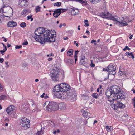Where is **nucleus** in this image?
<instances>
[{
    "mask_svg": "<svg viewBox=\"0 0 135 135\" xmlns=\"http://www.w3.org/2000/svg\"><path fill=\"white\" fill-rule=\"evenodd\" d=\"M3 9H0V13L2 12V13L3 12Z\"/></svg>",
    "mask_w": 135,
    "mask_h": 135,
    "instance_id": "nucleus-64",
    "label": "nucleus"
},
{
    "mask_svg": "<svg viewBox=\"0 0 135 135\" xmlns=\"http://www.w3.org/2000/svg\"><path fill=\"white\" fill-rule=\"evenodd\" d=\"M22 47V45H19V46L17 45L15 47V48L16 49H19V48H20L21 47Z\"/></svg>",
    "mask_w": 135,
    "mask_h": 135,
    "instance_id": "nucleus-44",
    "label": "nucleus"
},
{
    "mask_svg": "<svg viewBox=\"0 0 135 135\" xmlns=\"http://www.w3.org/2000/svg\"><path fill=\"white\" fill-rule=\"evenodd\" d=\"M61 93L62 91H67L69 90L71 88L70 85L68 84L62 83L61 84Z\"/></svg>",
    "mask_w": 135,
    "mask_h": 135,
    "instance_id": "nucleus-10",
    "label": "nucleus"
},
{
    "mask_svg": "<svg viewBox=\"0 0 135 135\" xmlns=\"http://www.w3.org/2000/svg\"><path fill=\"white\" fill-rule=\"evenodd\" d=\"M4 61V59L3 58H0V62L2 63Z\"/></svg>",
    "mask_w": 135,
    "mask_h": 135,
    "instance_id": "nucleus-50",
    "label": "nucleus"
},
{
    "mask_svg": "<svg viewBox=\"0 0 135 135\" xmlns=\"http://www.w3.org/2000/svg\"><path fill=\"white\" fill-rule=\"evenodd\" d=\"M115 70L113 71H112L111 72H109V73L110 74H112L113 75H115L116 74V72H115Z\"/></svg>",
    "mask_w": 135,
    "mask_h": 135,
    "instance_id": "nucleus-37",
    "label": "nucleus"
},
{
    "mask_svg": "<svg viewBox=\"0 0 135 135\" xmlns=\"http://www.w3.org/2000/svg\"><path fill=\"white\" fill-rule=\"evenodd\" d=\"M91 96L94 98H97L98 96V95L96 93H93L91 95Z\"/></svg>",
    "mask_w": 135,
    "mask_h": 135,
    "instance_id": "nucleus-28",
    "label": "nucleus"
},
{
    "mask_svg": "<svg viewBox=\"0 0 135 135\" xmlns=\"http://www.w3.org/2000/svg\"><path fill=\"white\" fill-rule=\"evenodd\" d=\"M54 5L55 6H60L61 4V3L59 2H57L55 3L54 4Z\"/></svg>",
    "mask_w": 135,
    "mask_h": 135,
    "instance_id": "nucleus-34",
    "label": "nucleus"
},
{
    "mask_svg": "<svg viewBox=\"0 0 135 135\" xmlns=\"http://www.w3.org/2000/svg\"><path fill=\"white\" fill-rule=\"evenodd\" d=\"M61 12H65L66 11V9H60Z\"/></svg>",
    "mask_w": 135,
    "mask_h": 135,
    "instance_id": "nucleus-45",
    "label": "nucleus"
},
{
    "mask_svg": "<svg viewBox=\"0 0 135 135\" xmlns=\"http://www.w3.org/2000/svg\"><path fill=\"white\" fill-rule=\"evenodd\" d=\"M8 62H5V64L6 65L7 68H8L9 67V66L8 65Z\"/></svg>",
    "mask_w": 135,
    "mask_h": 135,
    "instance_id": "nucleus-49",
    "label": "nucleus"
},
{
    "mask_svg": "<svg viewBox=\"0 0 135 135\" xmlns=\"http://www.w3.org/2000/svg\"><path fill=\"white\" fill-rule=\"evenodd\" d=\"M76 41H74V44H76V46L78 47V43H76Z\"/></svg>",
    "mask_w": 135,
    "mask_h": 135,
    "instance_id": "nucleus-57",
    "label": "nucleus"
},
{
    "mask_svg": "<svg viewBox=\"0 0 135 135\" xmlns=\"http://www.w3.org/2000/svg\"><path fill=\"white\" fill-rule=\"evenodd\" d=\"M54 66L50 71L51 76L54 81L58 80V75L60 74V69L58 67Z\"/></svg>",
    "mask_w": 135,
    "mask_h": 135,
    "instance_id": "nucleus-3",
    "label": "nucleus"
},
{
    "mask_svg": "<svg viewBox=\"0 0 135 135\" xmlns=\"http://www.w3.org/2000/svg\"><path fill=\"white\" fill-rule=\"evenodd\" d=\"M60 107L64 109H66V105L63 102H61L59 104Z\"/></svg>",
    "mask_w": 135,
    "mask_h": 135,
    "instance_id": "nucleus-22",
    "label": "nucleus"
},
{
    "mask_svg": "<svg viewBox=\"0 0 135 135\" xmlns=\"http://www.w3.org/2000/svg\"><path fill=\"white\" fill-rule=\"evenodd\" d=\"M45 95V93H43L42 94V95H41L40 96V97L41 98H43L44 97V96Z\"/></svg>",
    "mask_w": 135,
    "mask_h": 135,
    "instance_id": "nucleus-58",
    "label": "nucleus"
},
{
    "mask_svg": "<svg viewBox=\"0 0 135 135\" xmlns=\"http://www.w3.org/2000/svg\"><path fill=\"white\" fill-rule=\"evenodd\" d=\"M72 1H74L76 2H78L80 3L83 4V5H86V1L85 0H71Z\"/></svg>",
    "mask_w": 135,
    "mask_h": 135,
    "instance_id": "nucleus-19",
    "label": "nucleus"
},
{
    "mask_svg": "<svg viewBox=\"0 0 135 135\" xmlns=\"http://www.w3.org/2000/svg\"><path fill=\"white\" fill-rule=\"evenodd\" d=\"M83 98L85 99H88V96L86 95H83L82 96Z\"/></svg>",
    "mask_w": 135,
    "mask_h": 135,
    "instance_id": "nucleus-35",
    "label": "nucleus"
},
{
    "mask_svg": "<svg viewBox=\"0 0 135 135\" xmlns=\"http://www.w3.org/2000/svg\"><path fill=\"white\" fill-rule=\"evenodd\" d=\"M108 71L109 72H111L115 70V68H114V66L112 65H109L108 67Z\"/></svg>",
    "mask_w": 135,
    "mask_h": 135,
    "instance_id": "nucleus-17",
    "label": "nucleus"
},
{
    "mask_svg": "<svg viewBox=\"0 0 135 135\" xmlns=\"http://www.w3.org/2000/svg\"><path fill=\"white\" fill-rule=\"evenodd\" d=\"M20 125L22 127V128L24 129H26L30 127V124L28 121H27V118L24 117L21 119L20 123Z\"/></svg>",
    "mask_w": 135,
    "mask_h": 135,
    "instance_id": "nucleus-6",
    "label": "nucleus"
},
{
    "mask_svg": "<svg viewBox=\"0 0 135 135\" xmlns=\"http://www.w3.org/2000/svg\"><path fill=\"white\" fill-rule=\"evenodd\" d=\"M133 35H131V36L129 37V38L130 39H131L132 38V37H133Z\"/></svg>",
    "mask_w": 135,
    "mask_h": 135,
    "instance_id": "nucleus-63",
    "label": "nucleus"
},
{
    "mask_svg": "<svg viewBox=\"0 0 135 135\" xmlns=\"http://www.w3.org/2000/svg\"><path fill=\"white\" fill-rule=\"evenodd\" d=\"M37 30L38 31V32L39 33V34H41V35H42V34L43 35V36L42 37H36V36L35 37H34V38L38 42V41L37 40V39H41V40H42V38H44V33L45 32H46L48 31H49V30H47V29L46 28H41V27H40L39 28H37Z\"/></svg>",
    "mask_w": 135,
    "mask_h": 135,
    "instance_id": "nucleus-8",
    "label": "nucleus"
},
{
    "mask_svg": "<svg viewBox=\"0 0 135 135\" xmlns=\"http://www.w3.org/2000/svg\"><path fill=\"white\" fill-rule=\"evenodd\" d=\"M49 102L48 101L46 102L43 104V106L44 108V109L45 110H46V107L47 106L46 105H48L49 103Z\"/></svg>",
    "mask_w": 135,
    "mask_h": 135,
    "instance_id": "nucleus-30",
    "label": "nucleus"
},
{
    "mask_svg": "<svg viewBox=\"0 0 135 135\" xmlns=\"http://www.w3.org/2000/svg\"><path fill=\"white\" fill-rule=\"evenodd\" d=\"M77 56H74V58H75V63H76V61L77 60Z\"/></svg>",
    "mask_w": 135,
    "mask_h": 135,
    "instance_id": "nucleus-54",
    "label": "nucleus"
},
{
    "mask_svg": "<svg viewBox=\"0 0 135 135\" xmlns=\"http://www.w3.org/2000/svg\"><path fill=\"white\" fill-rule=\"evenodd\" d=\"M16 110V107L13 105H10L6 109V111L7 114L10 116V117H12L11 116V115L14 114Z\"/></svg>",
    "mask_w": 135,
    "mask_h": 135,
    "instance_id": "nucleus-9",
    "label": "nucleus"
},
{
    "mask_svg": "<svg viewBox=\"0 0 135 135\" xmlns=\"http://www.w3.org/2000/svg\"><path fill=\"white\" fill-rule=\"evenodd\" d=\"M81 112L83 113V115L84 116L86 117V118L89 117V114H90L89 113L86 112L84 110H81Z\"/></svg>",
    "mask_w": 135,
    "mask_h": 135,
    "instance_id": "nucleus-18",
    "label": "nucleus"
},
{
    "mask_svg": "<svg viewBox=\"0 0 135 135\" xmlns=\"http://www.w3.org/2000/svg\"><path fill=\"white\" fill-rule=\"evenodd\" d=\"M28 12V11L26 9L24 10L21 13V14L22 15L23 14H27V13Z\"/></svg>",
    "mask_w": 135,
    "mask_h": 135,
    "instance_id": "nucleus-32",
    "label": "nucleus"
},
{
    "mask_svg": "<svg viewBox=\"0 0 135 135\" xmlns=\"http://www.w3.org/2000/svg\"><path fill=\"white\" fill-rule=\"evenodd\" d=\"M2 44L3 45L4 48H5L6 50H7V49L6 47V45L3 43H2Z\"/></svg>",
    "mask_w": 135,
    "mask_h": 135,
    "instance_id": "nucleus-52",
    "label": "nucleus"
},
{
    "mask_svg": "<svg viewBox=\"0 0 135 135\" xmlns=\"http://www.w3.org/2000/svg\"><path fill=\"white\" fill-rule=\"evenodd\" d=\"M110 87L113 93V95L116 96L117 98H118L117 95L121 92L120 88L116 85Z\"/></svg>",
    "mask_w": 135,
    "mask_h": 135,
    "instance_id": "nucleus-7",
    "label": "nucleus"
},
{
    "mask_svg": "<svg viewBox=\"0 0 135 135\" xmlns=\"http://www.w3.org/2000/svg\"><path fill=\"white\" fill-rule=\"evenodd\" d=\"M105 94L107 97H109L108 98V101L112 100L114 99H116L117 97L116 96L114 95L110 87L106 91Z\"/></svg>",
    "mask_w": 135,
    "mask_h": 135,
    "instance_id": "nucleus-5",
    "label": "nucleus"
},
{
    "mask_svg": "<svg viewBox=\"0 0 135 135\" xmlns=\"http://www.w3.org/2000/svg\"><path fill=\"white\" fill-rule=\"evenodd\" d=\"M126 49H128V50H130V49L128 47V46H126L125 47Z\"/></svg>",
    "mask_w": 135,
    "mask_h": 135,
    "instance_id": "nucleus-56",
    "label": "nucleus"
},
{
    "mask_svg": "<svg viewBox=\"0 0 135 135\" xmlns=\"http://www.w3.org/2000/svg\"><path fill=\"white\" fill-rule=\"evenodd\" d=\"M76 94L75 91L73 93L70 92L69 93L68 99L72 101H75L76 100Z\"/></svg>",
    "mask_w": 135,
    "mask_h": 135,
    "instance_id": "nucleus-11",
    "label": "nucleus"
},
{
    "mask_svg": "<svg viewBox=\"0 0 135 135\" xmlns=\"http://www.w3.org/2000/svg\"><path fill=\"white\" fill-rule=\"evenodd\" d=\"M25 42H23L22 43V45H27L28 44V42L27 41H26L25 40Z\"/></svg>",
    "mask_w": 135,
    "mask_h": 135,
    "instance_id": "nucleus-48",
    "label": "nucleus"
},
{
    "mask_svg": "<svg viewBox=\"0 0 135 135\" xmlns=\"http://www.w3.org/2000/svg\"><path fill=\"white\" fill-rule=\"evenodd\" d=\"M27 0H20V5L21 6H23L25 5V3L27 1Z\"/></svg>",
    "mask_w": 135,
    "mask_h": 135,
    "instance_id": "nucleus-23",
    "label": "nucleus"
},
{
    "mask_svg": "<svg viewBox=\"0 0 135 135\" xmlns=\"http://www.w3.org/2000/svg\"><path fill=\"white\" fill-rule=\"evenodd\" d=\"M96 42V41L94 40H92L91 42V43H93V42Z\"/></svg>",
    "mask_w": 135,
    "mask_h": 135,
    "instance_id": "nucleus-60",
    "label": "nucleus"
},
{
    "mask_svg": "<svg viewBox=\"0 0 135 135\" xmlns=\"http://www.w3.org/2000/svg\"><path fill=\"white\" fill-rule=\"evenodd\" d=\"M3 7H2V8H4L5 7H6H6H8V6H6L5 5H3Z\"/></svg>",
    "mask_w": 135,
    "mask_h": 135,
    "instance_id": "nucleus-62",
    "label": "nucleus"
},
{
    "mask_svg": "<svg viewBox=\"0 0 135 135\" xmlns=\"http://www.w3.org/2000/svg\"><path fill=\"white\" fill-rule=\"evenodd\" d=\"M114 109H117L119 108H124L125 106L124 104H123L122 103L120 102H117V103L113 104Z\"/></svg>",
    "mask_w": 135,
    "mask_h": 135,
    "instance_id": "nucleus-12",
    "label": "nucleus"
},
{
    "mask_svg": "<svg viewBox=\"0 0 135 135\" xmlns=\"http://www.w3.org/2000/svg\"><path fill=\"white\" fill-rule=\"evenodd\" d=\"M67 91H62L60 93L59 97H61L63 98H68L69 93Z\"/></svg>",
    "mask_w": 135,
    "mask_h": 135,
    "instance_id": "nucleus-13",
    "label": "nucleus"
},
{
    "mask_svg": "<svg viewBox=\"0 0 135 135\" xmlns=\"http://www.w3.org/2000/svg\"><path fill=\"white\" fill-rule=\"evenodd\" d=\"M6 51V50H0V52H1V53H0V54H2V55H4V54L3 53L4 52H5Z\"/></svg>",
    "mask_w": 135,
    "mask_h": 135,
    "instance_id": "nucleus-40",
    "label": "nucleus"
},
{
    "mask_svg": "<svg viewBox=\"0 0 135 135\" xmlns=\"http://www.w3.org/2000/svg\"><path fill=\"white\" fill-rule=\"evenodd\" d=\"M61 13V11L60 9H57L54 11L53 13V15L55 17H57Z\"/></svg>",
    "mask_w": 135,
    "mask_h": 135,
    "instance_id": "nucleus-14",
    "label": "nucleus"
},
{
    "mask_svg": "<svg viewBox=\"0 0 135 135\" xmlns=\"http://www.w3.org/2000/svg\"><path fill=\"white\" fill-rule=\"evenodd\" d=\"M47 56L48 57H50L51 56H54V54H53V53H51L49 55H47Z\"/></svg>",
    "mask_w": 135,
    "mask_h": 135,
    "instance_id": "nucleus-47",
    "label": "nucleus"
},
{
    "mask_svg": "<svg viewBox=\"0 0 135 135\" xmlns=\"http://www.w3.org/2000/svg\"><path fill=\"white\" fill-rule=\"evenodd\" d=\"M73 50L72 49H70L69 50V51H68L67 53V54L69 55V56H71V54H70V53H71V54H73Z\"/></svg>",
    "mask_w": 135,
    "mask_h": 135,
    "instance_id": "nucleus-29",
    "label": "nucleus"
},
{
    "mask_svg": "<svg viewBox=\"0 0 135 135\" xmlns=\"http://www.w3.org/2000/svg\"><path fill=\"white\" fill-rule=\"evenodd\" d=\"M118 98L117 99H124L125 98V96L122 94V93H119L117 95Z\"/></svg>",
    "mask_w": 135,
    "mask_h": 135,
    "instance_id": "nucleus-21",
    "label": "nucleus"
},
{
    "mask_svg": "<svg viewBox=\"0 0 135 135\" xmlns=\"http://www.w3.org/2000/svg\"><path fill=\"white\" fill-rule=\"evenodd\" d=\"M85 57L84 56H83L81 57L80 61V62L81 64H83L85 63Z\"/></svg>",
    "mask_w": 135,
    "mask_h": 135,
    "instance_id": "nucleus-24",
    "label": "nucleus"
},
{
    "mask_svg": "<svg viewBox=\"0 0 135 135\" xmlns=\"http://www.w3.org/2000/svg\"><path fill=\"white\" fill-rule=\"evenodd\" d=\"M133 106H134V108H135V97L133 99Z\"/></svg>",
    "mask_w": 135,
    "mask_h": 135,
    "instance_id": "nucleus-42",
    "label": "nucleus"
},
{
    "mask_svg": "<svg viewBox=\"0 0 135 135\" xmlns=\"http://www.w3.org/2000/svg\"><path fill=\"white\" fill-rule=\"evenodd\" d=\"M26 23L25 22H22L20 24V26L22 28H24L26 26Z\"/></svg>",
    "mask_w": 135,
    "mask_h": 135,
    "instance_id": "nucleus-31",
    "label": "nucleus"
},
{
    "mask_svg": "<svg viewBox=\"0 0 135 135\" xmlns=\"http://www.w3.org/2000/svg\"><path fill=\"white\" fill-rule=\"evenodd\" d=\"M93 4L97 3L99 2L100 0H89Z\"/></svg>",
    "mask_w": 135,
    "mask_h": 135,
    "instance_id": "nucleus-26",
    "label": "nucleus"
},
{
    "mask_svg": "<svg viewBox=\"0 0 135 135\" xmlns=\"http://www.w3.org/2000/svg\"><path fill=\"white\" fill-rule=\"evenodd\" d=\"M108 67L106 68H104L103 69V71H108Z\"/></svg>",
    "mask_w": 135,
    "mask_h": 135,
    "instance_id": "nucleus-55",
    "label": "nucleus"
},
{
    "mask_svg": "<svg viewBox=\"0 0 135 135\" xmlns=\"http://www.w3.org/2000/svg\"><path fill=\"white\" fill-rule=\"evenodd\" d=\"M71 13L72 15H76V13H78L79 12L78 9H71Z\"/></svg>",
    "mask_w": 135,
    "mask_h": 135,
    "instance_id": "nucleus-20",
    "label": "nucleus"
},
{
    "mask_svg": "<svg viewBox=\"0 0 135 135\" xmlns=\"http://www.w3.org/2000/svg\"><path fill=\"white\" fill-rule=\"evenodd\" d=\"M5 96L4 95H1L0 96V100H2L3 99L5 98Z\"/></svg>",
    "mask_w": 135,
    "mask_h": 135,
    "instance_id": "nucleus-39",
    "label": "nucleus"
},
{
    "mask_svg": "<svg viewBox=\"0 0 135 135\" xmlns=\"http://www.w3.org/2000/svg\"><path fill=\"white\" fill-rule=\"evenodd\" d=\"M48 61H51L52 60V58H49L48 59Z\"/></svg>",
    "mask_w": 135,
    "mask_h": 135,
    "instance_id": "nucleus-61",
    "label": "nucleus"
},
{
    "mask_svg": "<svg viewBox=\"0 0 135 135\" xmlns=\"http://www.w3.org/2000/svg\"><path fill=\"white\" fill-rule=\"evenodd\" d=\"M112 127L111 126H107L106 127V129L107 131L108 132H109L110 131L111 128H110Z\"/></svg>",
    "mask_w": 135,
    "mask_h": 135,
    "instance_id": "nucleus-33",
    "label": "nucleus"
},
{
    "mask_svg": "<svg viewBox=\"0 0 135 135\" xmlns=\"http://www.w3.org/2000/svg\"><path fill=\"white\" fill-rule=\"evenodd\" d=\"M100 15L102 18L107 19H110L116 21L117 22L121 24H123L124 26H126L128 25L127 23H129L131 21V20H129L128 18L127 17V22L124 19L121 21H118V17L117 16H113L112 14L110 13L109 12H104L101 13L100 14Z\"/></svg>",
    "mask_w": 135,
    "mask_h": 135,
    "instance_id": "nucleus-1",
    "label": "nucleus"
},
{
    "mask_svg": "<svg viewBox=\"0 0 135 135\" xmlns=\"http://www.w3.org/2000/svg\"><path fill=\"white\" fill-rule=\"evenodd\" d=\"M90 66L91 67H94L95 66V65L93 63L91 62L90 64Z\"/></svg>",
    "mask_w": 135,
    "mask_h": 135,
    "instance_id": "nucleus-41",
    "label": "nucleus"
},
{
    "mask_svg": "<svg viewBox=\"0 0 135 135\" xmlns=\"http://www.w3.org/2000/svg\"><path fill=\"white\" fill-rule=\"evenodd\" d=\"M116 100V99H114L112 100L109 101H110V104L111 105L112 104H113V103H114L113 102L115 100Z\"/></svg>",
    "mask_w": 135,
    "mask_h": 135,
    "instance_id": "nucleus-46",
    "label": "nucleus"
},
{
    "mask_svg": "<svg viewBox=\"0 0 135 135\" xmlns=\"http://www.w3.org/2000/svg\"><path fill=\"white\" fill-rule=\"evenodd\" d=\"M32 15H31L30 16H28L27 18V20H28L30 19L32 17Z\"/></svg>",
    "mask_w": 135,
    "mask_h": 135,
    "instance_id": "nucleus-43",
    "label": "nucleus"
},
{
    "mask_svg": "<svg viewBox=\"0 0 135 135\" xmlns=\"http://www.w3.org/2000/svg\"><path fill=\"white\" fill-rule=\"evenodd\" d=\"M78 52H79V51L78 50L76 51L75 52V55L74 56H77V54Z\"/></svg>",
    "mask_w": 135,
    "mask_h": 135,
    "instance_id": "nucleus-53",
    "label": "nucleus"
},
{
    "mask_svg": "<svg viewBox=\"0 0 135 135\" xmlns=\"http://www.w3.org/2000/svg\"><path fill=\"white\" fill-rule=\"evenodd\" d=\"M22 66L23 67L25 68L27 67V65L26 63H24L22 64Z\"/></svg>",
    "mask_w": 135,
    "mask_h": 135,
    "instance_id": "nucleus-38",
    "label": "nucleus"
},
{
    "mask_svg": "<svg viewBox=\"0 0 135 135\" xmlns=\"http://www.w3.org/2000/svg\"><path fill=\"white\" fill-rule=\"evenodd\" d=\"M127 56L129 58L132 59H133L134 58V57L132 52L127 53Z\"/></svg>",
    "mask_w": 135,
    "mask_h": 135,
    "instance_id": "nucleus-25",
    "label": "nucleus"
},
{
    "mask_svg": "<svg viewBox=\"0 0 135 135\" xmlns=\"http://www.w3.org/2000/svg\"><path fill=\"white\" fill-rule=\"evenodd\" d=\"M7 25L8 27H13L16 26L17 24L16 22L12 21L9 22L8 23Z\"/></svg>",
    "mask_w": 135,
    "mask_h": 135,
    "instance_id": "nucleus-15",
    "label": "nucleus"
},
{
    "mask_svg": "<svg viewBox=\"0 0 135 135\" xmlns=\"http://www.w3.org/2000/svg\"><path fill=\"white\" fill-rule=\"evenodd\" d=\"M84 21L85 22V23L86 26H89V23H88V21L87 20H84Z\"/></svg>",
    "mask_w": 135,
    "mask_h": 135,
    "instance_id": "nucleus-36",
    "label": "nucleus"
},
{
    "mask_svg": "<svg viewBox=\"0 0 135 135\" xmlns=\"http://www.w3.org/2000/svg\"><path fill=\"white\" fill-rule=\"evenodd\" d=\"M35 33L36 35V37H40V36H41V35L40 34H39V33L38 32V31L37 30V29L35 30Z\"/></svg>",
    "mask_w": 135,
    "mask_h": 135,
    "instance_id": "nucleus-27",
    "label": "nucleus"
},
{
    "mask_svg": "<svg viewBox=\"0 0 135 135\" xmlns=\"http://www.w3.org/2000/svg\"><path fill=\"white\" fill-rule=\"evenodd\" d=\"M54 91L58 92L60 91L61 92V84L60 85H57L55 86L54 88Z\"/></svg>",
    "mask_w": 135,
    "mask_h": 135,
    "instance_id": "nucleus-16",
    "label": "nucleus"
},
{
    "mask_svg": "<svg viewBox=\"0 0 135 135\" xmlns=\"http://www.w3.org/2000/svg\"><path fill=\"white\" fill-rule=\"evenodd\" d=\"M44 37L41 39H37L38 42H40L42 44H44L46 42L50 43L54 42L55 39L52 37V34L51 33L50 31H48L44 33Z\"/></svg>",
    "mask_w": 135,
    "mask_h": 135,
    "instance_id": "nucleus-2",
    "label": "nucleus"
},
{
    "mask_svg": "<svg viewBox=\"0 0 135 135\" xmlns=\"http://www.w3.org/2000/svg\"><path fill=\"white\" fill-rule=\"evenodd\" d=\"M58 107V104L56 102H49L48 105L46 107V110L50 112L56 111Z\"/></svg>",
    "mask_w": 135,
    "mask_h": 135,
    "instance_id": "nucleus-4",
    "label": "nucleus"
},
{
    "mask_svg": "<svg viewBox=\"0 0 135 135\" xmlns=\"http://www.w3.org/2000/svg\"><path fill=\"white\" fill-rule=\"evenodd\" d=\"M41 131L38 132L36 134V135H38V134L39 135H41Z\"/></svg>",
    "mask_w": 135,
    "mask_h": 135,
    "instance_id": "nucleus-51",
    "label": "nucleus"
},
{
    "mask_svg": "<svg viewBox=\"0 0 135 135\" xmlns=\"http://www.w3.org/2000/svg\"><path fill=\"white\" fill-rule=\"evenodd\" d=\"M40 11V9H36V12H37Z\"/></svg>",
    "mask_w": 135,
    "mask_h": 135,
    "instance_id": "nucleus-59",
    "label": "nucleus"
}]
</instances>
